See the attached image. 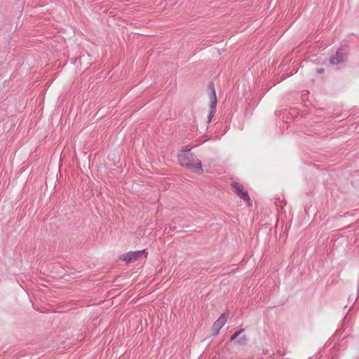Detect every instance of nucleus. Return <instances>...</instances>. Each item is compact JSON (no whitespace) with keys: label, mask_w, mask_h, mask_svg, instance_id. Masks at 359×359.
<instances>
[{"label":"nucleus","mask_w":359,"mask_h":359,"mask_svg":"<svg viewBox=\"0 0 359 359\" xmlns=\"http://www.w3.org/2000/svg\"><path fill=\"white\" fill-rule=\"evenodd\" d=\"M232 187L234 189V192L243 201L248 202V203L250 201V196L247 191L243 189V187L242 184L238 182H233L231 184Z\"/></svg>","instance_id":"5"},{"label":"nucleus","mask_w":359,"mask_h":359,"mask_svg":"<svg viewBox=\"0 0 359 359\" xmlns=\"http://www.w3.org/2000/svg\"><path fill=\"white\" fill-rule=\"evenodd\" d=\"M237 342L240 345H243L246 343V338L245 337H241Z\"/></svg>","instance_id":"8"},{"label":"nucleus","mask_w":359,"mask_h":359,"mask_svg":"<svg viewBox=\"0 0 359 359\" xmlns=\"http://www.w3.org/2000/svg\"><path fill=\"white\" fill-rule=\"evenodd\" d=\"M346 48L341 47L337 50L336 55L334 56L330 57V62L334 65L340 64L346 60Z\"/></svg>","instance_id":"4"},{"label":"nucleus","mask_w":359,"mask_h":359,"mask_svg":"<svg viewBox=\"0 0 359 359\" xmlns=\"http://www.w3.org/2000/svg\"><path fill=\"white\" fill-rule=\"evenodd\" d=\"M229 316V311H226L223 313L221 316L214 323L212 327V335L215 336L218 334L219 330L226 323Z\"/></svg>","instance_id":"3"},{"label":"nucleus","mask_w":359,"mask_h":359,"mask_svg":"<svg viewBox=\"0 0 359 359\" xmlns=\"http://www.w3.org/2000/svg\"><path fill=\"white\" fill-rule=\"evenodd\" d=\"M208 90L210 92V112L208 114V122H210L212 118V117H213L214 113L215 111V108H216V106H217V100L216 92H215V86H214V84L212 83L209 84Z\"/></svg>","instance_id":"2"},{"label":"nucleus","mask_w":359,"mask_h":359,"mask_svg":"<svg viewBox=\"0 0 359 359\" xmlns=\"http://www.w3.org/2000/svg\"><path fill=\"white\" fill-rule=\"evenodd\" d=\"M143 253H146L145 250H137L135 252H128L123 255L121 259L122 260L126 261L127 263H131L137 260Z\"/></svg>","instance_id":"6"},{"label":"nucleus","mask_w":359,"mask_h":359,"mask_svg":"<svg viewBox=\"0 0 359 359\" xmlns=\"http://www.w3.org/2000/svg\"><path fill=\"white\" fill-rule=\"evenodd\" d=\"M178 161L182 166L192 170L196 173L202 172L201 161L191 152L190 149L180 151L178 154Z\"/></svg>","instance_id":"1"},{"label":"nucleus","mask_w":359,"mask_h":359,"mask_svg":"<svg viewBox=\"0 0 359 359\" xmlns=\"http://www.w3.org/2000/svg\"><path fill=\"white\" fill-rule=\"evenodd\" d=\"M243 329H241L239 331L235 332L231 337V341H234L239 335L240 334L243 332Z\"/></svg>","instance_id":"7"},{"label":"nucleus","mask_w":359,"mask_h":359,"mask_svg":"<svg viewBox=\"0 0 359 359\" xmlns=\"http://www.w3.org/2000/svg\"><path fill=\"white\" fill-rule=\"evenodd\" d=\"M317 72H318V73H320V74H322L323 72H324V69H323V68H321V69H318L317 70Z\"/></svg>","instance_id":"9"}]
</instances>
